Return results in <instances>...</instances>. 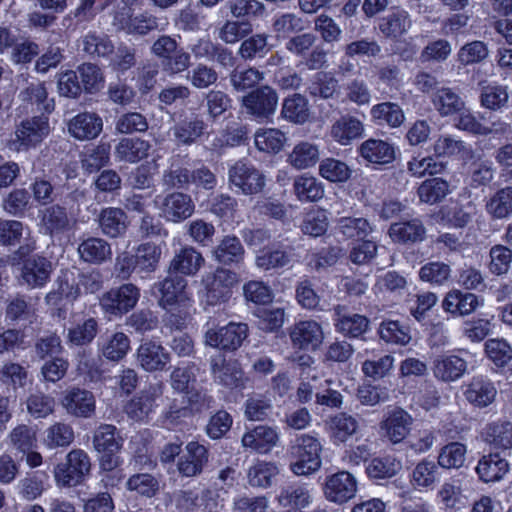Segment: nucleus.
Masks as SVG:
<instances>
[{"label": "nucleus", "mask_w": 512, "mask_h": 512, "mask_svg": "<svg viewBox=\"0 0 512 512\" xmlns=\"http://www.w3.org/2000/svg\"><path fill=\"white\" fill-rule=\"evenodd\" d=\"M438 463L421 460L412 471L411 483L417 489L433 488L439 479Z\"/></svg>", "instance_id": "nucleus-46"}, {"label": "nucleus", "mask_w": 512, "mask_h": 512, "mask_svg": "<svg viewBox=\"0 0 512 512\" xmlns=\"http://www.w3.org/2000/svg\"><path fill=\"white\" fill-rule=\"evenodd\" d=\"M52 263L41 256H32L23 263L21 277L31 288L43 287L50 278Z\"/></svg>", "instance_id": "nucleus-22"}, {"label": "nucleus", "mask_w": 512, "mask_h": 512, "mask_svg": "<svg viewBox=\"0 0 512 512\" xmlns=\"http://www.w3.org/2000/svg\"><path fill=\"white\" fill-rule=\"evenodd\" d=\"M401 469V462L393 456L378 457L372 459L366 467V473L370 478H391Z\"/></svg>", "instance_id": "nucleus-61"}, {"label": "nucleus", "mask_w": 512, "mask_h": 512, "mask_svg": "<svg viewBox=\"0 0 512 512\" xmlns=\"http://www.w3.org/2000/svg\"><path fill=\"white\" fill-rule=\"evenodd\" d=\"M50 133L48 117L44 114L23 120L15 131L16 149L36 146Z\"/></svg>", "instance_id": "nucleus-11"}, {"label": "nucleus", "mask_w": 512, "mask_h": 512, "mask_svg": "<svg viewBox=\"0 0 512 512\" xmlns=\"http://www.w3.org/2000/svg\"><path fill=\"white\" fill-rule=\"evenodd\" d=\"M151 145L148 141L139 138H124L115 148L116 157L122 161L136 163L147 157Z\"/></svg>", "instance_id": "nucleus-41"}, {"label": "nucleus", "mask_w": 512, "mask_h": 512, "mask_svg": "<svg viewBox=\"0 0 512 512\" xmlns=\"http://www.w3.org/2000/svg\"><path fill=\"white\" fill-rule=\"evenodd\" d=\"M411 27V19L408 12L395 10L382 17L379 22L380 32L387 38L397 39L406 33Z\"/></svg>", "instance_id": "nucleus-38"}, {"label": "nucleus", "mask_w": 512, "mask_h": 512, "mask_svg": "<svg viewBox=\"0 0 512 512\" xmlns=\"http://www.w3.org/2000/svg\"><path fill=\"white\" fill-rule=\"evenodd\" d=\"M293 247H271L259 251L256 256L255 264L262 270L279 269L288 266L294 257Z\"/></svg>", "instance_id": "nucleus-32"}, {"label": "nucleus", "mask_w": 512, "mask_h": 512, "mask_svg": "<svg viewBox=\"0 0 512 512\" xmlns=\"http://www.w3.org/2000/svg\"><path fill=\"white\" fill-rule=\"evenodd\" d=\"M278 473V467L274 463L258 461L248 470V483L252 487L267 488Z\"/></svg>", "instance_id": "nucleus-56"}, {"label": "nucleus", "mask_w": 512, "mask_h": 512, "mask_svg": "<svg viewBox=\"0 0 512 512\" xmlns=\"http://www.w3.org/2000/svg\"><path fill=\"white\" fill-rule=\"evenodd\" d=\"M82 260L89 263H102L111 256L110 244L101 238L91 237L84 240L78 247Z\"/></svg>", "instance_id": "nucleus-44"}, {"label": "nucleus", "mask_w": 512, "mask_h": 512, "mask_svg": "<svg viewBox=\"0 0 512 512\" xmlns=\"http://www.w3.org/2000/svg\"><path fill=\"white\" fill-rule=\"evenodd\" d=\"M321 444L309 435H302L291 446L290 454L294 459L290 463L291 471L299 476L309 475L321 466Z\"/></svg>", "instance_id": "nucleus-3"}, {"label": "nucleus", "mask_w": 512, "mask_h": 512, "mask_svg": "<svg viewBox=\"0 0 512 512\" xmlns=\"http://www.w3.org/2000/svg\"><path fill=\"white\" fill-rule=\"evenodd\" d=\"M209 459L207 448L198 442H189L185 447V453L180 456L177 468L184 477L199 475L207 465Z\"/></svg>", "instance_id": "nucleus-16"}, {"label": "nucleus", "mask_w": 512, "mask_h": 512, "mask_svg": "<svg viewBox=\"0 0 512 512\" xmlns=\"http://www.w3.org/2000/svg\"><path fill=\"white\" fill-rule=\"evenodd\" d=\"M449 193L450 185L442 178L427 179L418 188L420 201L431 205L442 201Z\"/></svg>", "instance_id": "nucleus-48"}, {"label": "nucleus", "mask_w": 512, "mask_h": 512, "mask_svg": "<svg viewBox=\"0 0 512 512\" xmlns=\"http://www.w3.org/2000/svg\"><path fill=\"white\" fill-rule=\"evenodd\" d=\"M229 182L243 194L253 195L262 191L265 177L253 165L238 161L229 169Z\"/></svg>", "instance_id": "nucleus-10"}, {"label": "nucleus", "mask_w": 512, "mask_h": 512, "mask_svg": "<svg viewBox=\"0 0 512 512\" xmlns=\"http://www.w3.org/2000/svg\"><path fill=\"white\" fill-rule=\"evenodd\" d=\"M278 101L276 90L268 85H262L243 96L241 107L243 113L250 118L264 122L275 114Z\"/></svg>", "instance_id": "nucleus-4"}, {"label": "nucleus", "mask_w": 512, "mask_h": 512, "mask_svg": "<svg viewBox=\"0 0 512 512\" xmlns=\"http://www.w3.org/2000/svg\"><path fill=\"white\" fill-rule=\"evenodd\" d=\"M69 134L77 140H93L103 129L102 118L93 112H83L74 116L68 122Z\"/></svg>", "instance_id": "nucleus-17"}, {"label": "nucleus", "mask_w": 512, "mask_h": 512, "mask_svg": "<svg viewBox=\"0 0 512 512\" xmlns=\"http://www.w3.org/2000/svg\"><path fill=\"white\" fill-rule=\"evenodd\" d=\"M213 255L221 264H238L244 258V247L237 237L225 236L214 249Z\"/></svg>", "instance_id": "nucleus-43"}, {"label": "nucleus", "mask_w": 512, "mask_h": 512, "mask_svg": "<svg viewBox=\"0 0 512 512\" xmlns=\"http://www.w3.org/2000/svg\"><path fill=\"white\" fill-rule=\"evenodd\" d=\"M187 281L180 275L168 276L163 281L156 283L153 287L160 294L158 303L164 308L168 309L177 304H182L186 307V303L190 301L185 289Z\"/></svg>", "instance_id": "nucleus-13"}, {"label": "nucleus", "mask_w": 512, "mask_h": 512, "mask_svg": "<svg viewBox=\"0 0 512 512\" xmlns=\"http://www.w3.org/2000/svg\"><path fill=\"white\" fill-rule=\"evenodd\" d=\"M271 27L277 39H289L304 31L307 21L298 14L285 12L274 16Z\"/></svg>", "instance_id": "nucleus-34"}, {"label": "nucleus", "mask_w": 512, "mask_h": 512, "mask_svg": "<svg viewBox=\"0 0 512 512\" xmlns=\"http://www.w3.org/2000/svg\"><path fill=\"white\" fill-rule=\"evenodd\" d=\"M432 104L441 116H450L461 112L465 102L451 88L441 87L432 95Z\"/></svg>", "instance_id": "nucleus-40"}, {"label": "nucleus", "mask_w": 512, "mask_h": 512, "mask_svg": "<svg viewBox=\"0 0 512 512\" xmlns=\"http://www.w3.org/2000/svg\"><path fill=\"white\" fill-rule=\"evenodd\" d=\"M344 310L345 308L340 305L334 308L337 331L349 338L362 336L368 330L369 319L357 313H345Z\"/></svg>", "instance_id": "nucleus-26"}, {"label": "nucleus", "mask_w": 512, "mask_h": 512, "mask_svg": "<svg viewBox=\"0 0 512 512\" xmlns=\"http://www.w3.org/2000/svg\"><path fill=\"white\" fill-rule=\"evenodd\" d=\"M137 360L145 371H161L169 363L170 355L162 345L154 341H145L137 350Z\"/></svg>", "instance_id": "nucleus-21"}, {"label": "nucleus", "mask_w": 512, "mask_h": 512, "mask_svg": "<svg viewBox=\"0 0 512 512\" xmlns=\"http://www.w3.org/2000/svg\"><path fill=\"white\" fill-rule=\"evenodd\" d=\"M160 216L172 223H181L190 218L195 211V203L189 194L173 191L164 196L158 204Z\"/></svg>", "instance_id": "nucleus-7"}, {"label": "nucleus", "mask_w": 512, "mask_h": 512, "mask_svg": "<svg viewBox=\"0 0 512 512\" xmlns=\"http://www.w3.org/2000/svg\"><path fill=\"white\" fill-rule=\"evenodd\" d=\"M151 53L161 60L162 69L169 75L186 71L191 65V56L179 47L175 38L159 36L151 45Z\"/></svg>", "instance_id": "nucleus-2"}, {"label": "nucleus", "mask_w": 512, "mask_h": 512, "mask_svg": "<svg viewBox=\"0 0 512 512\" xmlns=\"http://www.w3.org/2000/svg\"><path fill=\"white\" fill-rule=\"evenodd\" d=\"M330 133L336 142L346 146L363 135L364 124L357 117L346 114L332 124Z\"/></svg>", "instance_id": "nucleus-27"}, {"label": "nucleus", "mask_w": 512, "mask_h": 512, "mask_svg": "<svg viewBox=\"0 0 512 512\" xmlns=\"http://www.w3.org/2000/svg\"><path fill=\"white\" fill-rule=\"evenodd\" d=\"M336 230L346 239H364L373 231L372 225L363 217H341Z\"/></svg>", "instance_id": "nucleus-47"}, {"label": "nucleus", "mask_w": 512, "mask_h": 512, "mask_svg": "<svg viewBox=\"0 0 512 512\" xmlns=\"http://www.w3.org/2000/svg\"><path fill=\"white\" fill-rule=\"evenodd\" d=\"M359 153L367 162L377 165H386L395 159L394 146L382 139H367L360 145Z\"/></svg>", "instance_id": "nucleus-24"}, {"label": "nucleus", "mask_w": 512, "mask_h": 512, "mask_svg": "<svg viewBox=\"0 0 512 512\" xmlns=\"http://www.w3.org/2000/svg\"><path fill=\"white\" fill-rule=\"evenodd\" d=\"M212 378L218 385L237 388L242 385L243 372L236 361H227L224 355L217 354L210 358Z\"/></svg>", "instance_id": "nucleus-14"}, {"label": "nucleus", "mask_w": 512, "mask_h": 512, "mask_svg": "<svg viewBox=\"0 0 512 512\" xmlns=\"http://www.w3.org/2000/svg\"><path fill=\"white\" fill-rule=\"evenodd\" d=\"M323 492L328 501L343 504L356 495L357 481L348 471H339L326 477Z\"/></svg>", "instance_id": "nucleus-9"}, {"label": "nucleus", "mask_w": 512, "mask_h": 512, "mask_svg": "<svg viewBox=\"0 0 512 512\" xmlns=\"http://www.w3.org/2000/svg\"><path fill=\"white\" fill-rule=\"evenodd\" d=\"M466 446L459 442H452L441 448L438 455V465L446 469H459L466 460Z\"/></svg>", "instance_id": "nucleus-59"}, {"label": "nucleus", "mask_w": 512, "mask_h": 512, "mask_svg": "<svg viewBox=\"0 0 512 512\" xmlns=\"http://www.w3.org/2000/svg\"><path fill=\"white\" fill-rule=\"evenodd\" d=\"M279 441V434L273 427L259 425L247 431L241 439L242 446L260 454L271 451Z\"/></svg>", "instance_id": "nucleus-19"}, {"label": "nucleus", "mask_w": 512, "mask_h": 512, "mask_svg": "<svg viewBox=\"0 0 512 512\" xmlns=\"http://www.w3.org/2000/svg\"><path fill=\"white\" fill-rule=\"evenodd\" d=\"M509 93L507 86L483 85L481 88V105L489 110L497 111L507 107Z\"/></svg>", "instance_id": "nucleus-55"}, {"label": "nucleus", "mask_w": 512, "mask_h": 512, "mask_svg": "<svg viewBox=\"0 0 512 512\" xmlns=\"http://www.w3.org/2000/svg\"><path fill=\"white\" fill-rule=\"evenodd\" d=\"M413 419L402 408H394L388 413L386 419L381 422V429L385 436L394 444L400 443L410 432Z\"/></svg>", "instance_id": "nucleus-23"}, {"label": "nucleus", "mask_w": 512, "mask_h": 512, "mask_svg": "<svg viewBox=\"0 0 512 512\" xmlns=\"http://www.w3.org/2000/svg\"><path fill=\"white\" fill-rule=\"evenodd\" d=\"M318 160L319 150L316 145L309 142H300L288 156V162L297 169L314 166Z\"/></svg>", "instance_id": "nucleus-53"}, {"label": "nucleus", "mask_w": 512, "mask_h": 512, "mask_svg": "<svg viewBox=\"0 0 512 512\" xmlns=\"http://www.w3.org/2000/svg\"><path fill=\"white\" fill-rule=\"evenodd\" d=\"M379 335L386 343L397 345H407L411 340L408 328L392 320L380 324Z\"/></svg>", "instance_id": "nucleus-64"}, {"label": "nucleus", "mask_w": 512, "mask_h": 512, "mask_svg": "<svg viewBox=\"0 0 512 512\" xmlns=\"http://www.w3.org/2000/svg\"><path fill=\"white\" fill-rule=\"evenodd\" d=\"M467 368L466 362L456 355H448L437 358L434 361V375L436 378L450 382L463 376Z\"/></svg>", "instance_id": "nucleus-35"}, {"label": "nucleus", "mask_w": 512, "mask_h": 512, "mask_svg": "<svg viewBox=\"0 0 512 512\" xmlns=\"http://www.w3.org/2000/svg\"><path fill=\"white\" fill-rule=\"evenodd\" d=\"M140 297V291L132 283L111 289L100 298L102 309L112 315H121L134 308Z\"/></svg>", "instance_id": "nucleus-8"}, {"label": "nucleus", "mask_w": 512, "mask_h": 512, "mask_svg": "<svg viewBox=\"0 0 512 512\" xmlns=\"http://www.w3.org/2000/svg\"><path fill=\"white\" fill-rule=\"evenodd\" d=\"M509 471L508 461L499 453L483 455L476 466V473L483 482H497Z\"/></svg>", "instance_id": "nucleus-28"}, {"label": "nucleus", "mask_w": 512, "mask_h": 512, "mask_svg": "<svg viewBox=\"0 0 512 512\" xmlns=\"http://www.w3.org/2000/svg\"><path fill=\"white\" fill-rule=\"evenodd\" d=\"M371 117L380 124L385 123L392 128L399 127L404 122V113L401 107L393 102H383L371 108Z\"/></svg>", "instance_id": "nucleus-52"}, {"label": "nucleus", "mask_w": 512, "mask_h": 512, "mask_svg": "<svg viewBox=\"0 0 512 512\" xmlns=\"http://www.w3.org/2000/svg\"><path fill=\"white\" fill-rule=\"evenodd\" d=\"M247 336V324L231 322L218 329L209 327L204 334V343L212 348L235 351L242 345Z\"/></svg>", "instance_id": "nucleus-6"}, {"label": "nucleus", "mask_w": 512, "mask_h": 512, "mask_svg": "<svg viewBox=\"0 0 512 512\" xmlns=\"http://www.w3.org/2000/svg\"><path fill=\"white\" fill-rule=\"evenodd\" d=\"M202 254L192 246L182 247L172 258L169 271L185 276H193L204 265Z\"/></svg>", "instance_id": "nucleus-25"}, {"label": "nucleus", "mask_w": 512, "mask_h": 512, "mask_svg": "<svg viewBox=\"0 0 512 512\" xmlns=\"http://www.w3.org/2000/svg\"><path fill=\"white\" fill-rule=\"evenodd\" d=\"M40 223L46 234L54 236L70 228L71 218L65 207L54 204L40 211Z\"/></svg>", "instance_id": "nucleus-29"}, {"label": "nucleus", "mask_w": 512, "mask_h": 512, "mask_svg": "<svg viewBox=\"0 0 512 512\" xmlns=\"http://www.w3.org/2000/svg\"><path fill=\"white\" fill-rule=\"evenodd\" d=\"M320 175L330 182H345L351 176L348 165L335 158H325L319 165Z\"/></svg>", "instance_id": "nucleus-63"}, {"label": "nucleus", "mask_w": 512, "mask_h": 512, "mask_svg": "<svg viewBox=\"0 0 512 512\" xmlns=\"http://www.w3.org/2000/svg\"><path fill=\"white\" fill-rule=\"evenodd\" d=\"M160 246L147 242L140 244L133 253L139 273L150 274L157 269L161 258Z\"/></svg>", "instance_id": "nucleus-45"}, {"label": "nucleus", "mask_w": 512, "mask_h": 512, "mask_svg": "<svg viewBox=\"0 0 512 512\" xmlns=\"http://www.w3.org/2000/svg\"><path fill=\"white\" fill-rule=\"evenodd\" d=\"M98 222L102 232L109 237H118L127 228V217L120 208L103 209L99 214Z\"/></svg>", "instance_id": "nucleus-42"}, {"label": "nucleus", "mask_w": 512, "mask_h": 512, "mask_svg": "<svg viewBox=\"0 0 512 512\" xmlns=\"http://www.w3.org/2000/svg\"><path fill=\"white\" fill-rule=\"evenodd\" d=\"M92 443L98 453L119 452L123 447L124 439L116 426L102 423L95 428Z\"/></svg>", "instance_id": "nucleus-31"}, {"label": "nucleus", "mask_w": 512, "mask_h": 512, "mask_svg": "<svg viewBox=\"0 0 512 512\" xmlns=\"http://www.w3.org/2000/svg\"><path fill=\"white\" fill-rule=\"evenodd\" d=\"M497 389L492 381L475 376L465 386L464 396L475 407L484 408L492 404L496 398Z\"/></svg>", "instance_id": "nucleus-20"}, {"label": "nucleus", "mask_w": 512, "mask_h": 512, "mask_svg": "<svg viewBox=\"0 0 512 512\" xmlns=\"http://www.w3.org/2000/svg\"><path fill=\"white\" fill-rule=\"evenodd\" d=\"M205 129L204 121L198 117L186 119L172 129L175 139L185 145H190L199 138Z\"/></svg>", "instance_id": "nucleus-57"}, {"label": "nucleus", "mask_w": 512, "mask_h": 512, "mask_svg": "<svg viewBox=\"0 0 512 512\" xmlns=\"http://www.w3.org/2000/svg\"><path fill=\"white\" fill-rule=\"evenodd\" d=\"M239 280L237 273L225 268H217L206 274L202 280L206 290V302L209 305L227 302Z\"/></svg>", "instance_id": "nucleus-5"}, {"label": "nucleus", "mask_w": 512, "mask_h": 512, "mask_svg": "<svg viewBox=\"0 0 512 512\" xmlns=\"http://www.w3.org/2000/svg\"><path fill=\"white\" fill-rule=\"evenodd\" d=\"M97 332V321L94 318H88L67 330V341L75 346L88 345L96 337Z\"/></svg>", "instance_id": "nucleus-58"}, {"label": "nucleus", "mask_w": 512, "mask_h": 512, "mask_svg": "<svg viewBox=\"0 0 512 512\" xmlns=\"http://www.w3.org/2000/svg\"><path fill=\"white\" fill-rule=\"evenodd\" d=\"M264 79L263 72L255 67L234 68L229 75V82L237 92H244L255 87Z\"/></svg>", "instance_id": "nucleus-50"}, {"label": "nucleus", "mask_w": 512, "mask_h": 512, "mask_svg": "<svg viewBox=\"0 0 512 512\" xmlns=\"http://www.w3.org/2000/svg\"><path fill=\"white\" fill-rule=\"evenodd\" d=\"M73 428L64 422H56L45 430L44 443L49 449L69 446L74 441Z\"/></svg>", "instance_id": "nucleus-51"}, {"label": "nucleus", "mask_w": 512, "mask_h": 512, "mask_svg": "<svg viewBox=\"0 0 512 512\" xmlns=\"http://www.w3.org/2000/svg\"><path fill=\"white\" fill-rule=\"evenodd\" d=\"M281 116L294 124H304L310 117V108L305 96L295 93L284 99Z\"/></svg>", "instance_id": "nucleus-36"}, {"label": "nucleus", "mask_w": 512, "mask_h": 512, "mask_svg": "<svg viewBox=\"0 0 512 512\" xmlns=\"http://www.w3.org/2000/svg\"><path fill=\"white\" fill-rule=\"evenodd\" d=\"M486 209L495 219H504L512 215V186L495 192L487 202Z\"/></svg>", "instance_id": "nucleus-49"}, {"label": "nucleus", "mask_w": 512, "mask_h": 512, "mask_svg": "<svg viewBox=\"0 0 512 512\" xmlns=\"http://www.w3.org/2000/svg\"><path fill=\"white\" fill-rule=\"evenodd\" d=\"M476 213V207L472 202L459 204L451 202L441 208L440 214L443 221L455 228H464Z\"/></svg>", "instance_id": "nucleus-37"}, {"label": "nucleus", "mask_w": 512, "mask_h": 512, "mask_svg": "<svg viewBox=\"0 0 512 512\" xmlns=\"http://www.w3.org/2000/svg\"><path fill=\"white\" fill-rule=\"evenodd\" d=\"M255 146L263 152H279L286 142L285 134L279 129H260L254 136Z\"/></svg>", "instance_id": "nucleus-60"}, {"label": "nucleus", "mask_w": 512, "mask_h": 512, "mask_svg": "<svg viewBox=\"0 0 512 512\" xmlns=\"http://www.w3.org/2000/svg\"><path fill=\"white\" fill-rule=\"evenodd\" d=\"M276 501L282 508L301 510L309 506L312 501L310 490L299 484H292L280 489Z\"/></svg>", "instance_id": "nucleus-33"}, {"label": "nucleus", "mask_w": 512, "mask_h": 512, "mask_svg": "<svg viewBox=\"0 0 512 512\" xmlns=\"http://www.w3.org/2000/svg\"><path fill=\"white\" fill-rule=\"evenodd\" d=\"M289 336L294 347L317 350L324 340L322 326L314 320L299 321L290 328Z\"/></svg>", "instance_id": "nucleus-12"}, {"label": "nucleus", "mask_w": 512, "mask_h": 512, "mask_svg": "<svg viewBox=\"0 0 512 512\" xmlns=\"http://www.w3.org/2000/svg\"><path fill=\"white\" fill-rule=\"evenodd\" d=\"M129 349L128 336L123 332H116L102 345V354L108 360L119 361L125 357Z\"/></svg>", "instance_id": "nucleus-62"}, {"label": "nucleus", "mask_w": 512, "mask_h": 512, "mask_svg": "<svg viewBox=\"0 0 512 512\" xmlns=\"http://www.w3.org/2000/svg\"><path fill=\"white\" fill-rule=\"evenodd\" d=\"M61 405L71 416L89 418L95 412L96 401L92 392L73 387L65 392Z\"/></svg>", "instance_id": "nucleus-15"}, {"label": "nucleus", "mask_w": 512, "mask_h": 512, "mask_svg": "<svg viewBox=\"0 0 512 512\" xmlns=\"http://www.w3.org/2000/svg\"><path fill=\"white\" fill-rule=\"evenodd\" d=\"M20 99L33 109L44 113L54 110V100L48 98V92L44 82L35 81L29 83L19 94Z\"/></svg>", "instance_id": "nucleus-30"}, {"label": "nucleus", "mask_w": 512, "mask_h": 512, "mask_svg": "<svg viewBox=\"0 0 512 512\" xmlns=\"http://www.w3.org/2000/svg\"><path fill=\"white\" fill-rule=\"evenodd\" d=\"M426 229L419 219L394 223L390 226L389 235L395 242L415 243L425 238Z\"/></svg>", "instance_id": "nucleus-39"}, {"label": "nucleus", "mask_w": 512, "mask_h": 512, "mask_svg": "<svg viewBox=\"0 0 512 512\" xmlns=\"http://www.w3.org/2000/svg\"><path fill=\"white\" fill-rule=\"evenodd\" d=\"M339 82L330 72H318L308 91L311 96L330 99L339 93Z\"/></svg>", "instance_id": "nucleus-54"}, {"label": "nucleus", "mask_w": 512, "mask_h": 512, "mask_svg": "<svg viewBox=\"0 0 512 512\" xmlns=\"http://www.w3.org/2000/svg\"><path fill=\"white\" fill-rule=\"evenodd\" d=\"M162 383L150 385L139 396L132 398L125 406V412L129 418L141 421L153 410L155 402L163 394Z\"/></svg>", "instance_id": "nucleus-18"}, {"label": "nucleus", "mask_w": 512, "mask_h": 512, "mask_svg": "<svg viewBox=\"0 0 512 512\" xmlns=\"http://www.w3.org/2000/svg\"><path fill=\"white\" fill-rule=\"evenodd\" d=\"M91 462L82 449L71 450L65 461L54 468L55 483L59 488H72L81 485L90 473Z\"/></svg>", "instance_id": "nucleus-1"}]
</instances>
